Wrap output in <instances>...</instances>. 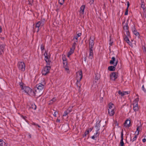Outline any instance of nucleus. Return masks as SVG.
Here are the masks:
<instances>
[{"instance_id":"f257e3e1","label":"nucleus","mask_w":146,"mask_h":146,"mask_svg":"<svg viewBox=\"0 0 146 146\" xmlns=\"http://www.w3.org/2000/svg\"><path fill=\"white\" fill-rule=\"evenodd\" d=\"M45 82L43 81V82L37 84L36 85V89H35V95L36 94L40 96L42 94V92L44 88Z\"/></svg>"},{"instance_id":"f03ea898","label":"nucleus","mask_w":146,"mask_h":146,"mask_svg":"<svg viewBox=\"0 0 146 146\" xmlns=\"http://www.w3.org/2000/svg\"><path fill=\"white\" fill-rule=\"evenodd\" d=\"M19 85L22 90L23 92L31 96L35 95V92L29 87L24 86L22 83H20Z\"/></svg>"},{"instance_id":"7ed1b4c3","label":"nucleus","mask_w":146,"mask_h":146,"mask_svg":"<svg viewBox=\"0 0 146 146\" xmlns=\"http://www.w3.org/2000/svg\"><path fill=\"white\" fill-rule=\"evenodd\" d=\"M17 66L19 69L22 71L25 70V66L24 63L23 62H19L17 63Z\"/></svg>"},{"instance_id":"20e7f679","label":"nucleus","mask_w":146,"mask_h":146,"mask_svg":"<svg viewBox=\"0 0 146 146\" xmlns=\"http://www.w3.org/2000/svg\"><path fill=\"white\" fill-rule=\"evenodd\" d=\"M47 65V66L44 67L42 70V72L43 75H46L49 73L50 67L49 66L50 65Z\"/></svg>"},{"instance_id":"39448f33","label":"nucleus","mask_w":146,"mask_h":146,"mask_svg":"<svg viewBox=\"0 0 146 146\" xmlns=\"http://www.w3.org/2000/svg\"><path fill=\"white\" fill-rule=\"evenodd\" d=\"M44 56H45L44 60L47 64V65H50L51 63V61H50L49 60L50 56L48 55L47 53L46 52L44 54Z\"/></svg>"},{"instance_id":"423d86ee","label":"nucleus","mask_w":146,"mask_h":146,"mask_svg":"<svg viewBox=\"0 0 146 146\" xmlns=\"http://www.w3.org/2000/svg\"><path fill=\"white\" fill-rule=\"evenodd\" d=\"M118 77V73L115 72H112L110 75L111 80L114 81Z\"/></svg>"},{"instance_id":"0eeeda50","label":"nucleus","mask_w":146,"mask_h":146,"mask_svg":"<svg viewBox=\"0 0 146 146\" xmlns=\"http://www.w3.org/2000/svg\"><path fill=\"white\" fill-rule=\"evenodd\" d=\"M94 38H92L91 37H90L89 43V49H94Z\"/></svg>"},{"instance_id":"6e6552de","label":"nucleus","mask_w":146,"mask_h":146,"mask_svg":"<svg viewBox=\"0 0 146 146\" xmlns=\"http://www.w3.org/2000/svg\"><path fill=\"white\" fill-rule=\"evenodd\" d=\"M118 62L117 61H116L115 63V64L113 66H109L108 67V70L111 71H114L115 70V67L117 65Z\"/></svg>"},{"instance_id":"1a4fd4ad","label":"nucleus","mask_w":146,"mask_h":146,"mask_svg":"<svg viewBox=\"0 0 146 146\" xmlns=\"http://www.w3.org/2000/svg\"><path fill=\"white\" fill-rule=\"evenodd\" d=\"M82 72L81 71H78L77 72L76 79L77 82H80L82 78Z\"/></svg>"},{"instance_id":"9d476101","label":"nucleus","mask_w":146,"mask_h":146,"mask_svg":"<svg viewBox=\"0 0 146 146\" xmlns=\"http://www.w3.org/2000/svg\"><path fill=\"white\" fill-rule=\"evenodd\" d=\"M63 67L65 68V71L68 73H70V71L67 65V62L66 61H63Z\"/></svg>"},{"instance_id":"9b49d317","label":"nucleus","mask_w":146,"mask_h":146,"mask_svg":"<svg viewBox=\"0 0 146 146\" xmlns=\"http://www.w3.org/2000/svg\"><path fill=\"white\" fill-rule=\"evenodd\" d=\"M44 25V21H40L38 22L36 24L35 27L38 28V32L39 30V28L42 26Z\"/></svg>"},{"instance_id":"f8f14e48","label":"nucleus","mask_w":146,"mask_h":146,"mask_svg":"<svg viewBox=\"0 0 146 146\" xmlns=\"http://www.w3.org/2000/svg\"><path fill=\"white\" fill-rule=\"evenodd\" d=\"M123 131L122 130L121 132V139L120 142V146H123L124 143L123 142Z\"/></svg>"},{"instance_id":"ddd939ff","label":"nucleus","mask_w":146,"mask_h":146,"mask_svg":"<svg viewBox=\"0 0 146 146\" xmlns=\"http://www.w3.org/2000/svg\"><path fill=\"white\" fill-rule=\"evenodd\" d=\"M5 47L4 44H2L0 45V55L3 53Z\"/></svg>"},{"instance_id":"4468645a","label":"nucleus","mask_w":146,"mask_h":146,"mask_svg":"<svg viewBox=\"0 0 146 146\" xmlns=\"http://www.w3.org/2000/svg\"><path fill=\"white\" fill-rule=\"evenodd\" d=\"M118 93L119 95H121V96H123L125 95L129 94L130 92L129 91L121 92L119 90L118 91Z\"/></svg>"},{"instance_id":"2eb2a0df","label":"nucleus","mask_w":146,"mask_h":146,"mask_svg":"<svg viewBox=\"0 0 146 146\" xmlns=\"http://www.w3.org/2000/svg\"><path fill=\"white\" fill-rule=\"evenodd\" d=\"M93 50L94 49H89V58L91 59L93 58Z\"/></svg>"},{"instance_id":"dca6fc26","label":"nucleus","mask_w":146,"mask_h":146,"mask_svg":"<svg viewBox=\"0 0 146 146\" xmlns=\"http://www.w3.org/2000/svg\"><path fill=\"white\" fill-rule=\"evenodd\" d=\"M115 112V109L108 110V113L110 116H113Z\"/></svg>"},{"instance_id":"f3484780","label":"nucleus","mask_w":146,"mask_h":146,"mask_svg":"<svg viewBox=\"0 0 146 146\" xmlns=\"http://www.w3.org/2000/svg\"><path fill=\"white\" fill-rule=\"evenodd\" d=\"M85 8L84 5H82L80 7V12L81 14H83L84 13V10Z\"/></svg>"},{"instance_id":"a211bd4d","label":"nucleus","mask_w":146,"mask_h":146,"mask_svg":"<svg viewBox=\"0 0 146 146\" xmlns=\"http://www.w3.org/2000/svg\"><path fill=\"white\" fill-rule=\"evenodd\" d=\"M108 110L110 109H115L114 104L111 103H109L108 105Z\"/></svg>"},{"instance_id":"6ab92c4d","label":"nucleus","mask_w":146,"mask_h":146,"mask_svg":"<svg viewBox=\"0 0 146 146\" xmlns=\"http://www.w3.org/2000/svg\"><path fill=\"white\" fill-rule=\"evenodd\" d=\"M123 25L124 31L128 30V24L125 23L124 22L123 23Z\"/></svg>"},{"instance_id":"aec40b11","label":"nucleus","mask_w":146,"mask_h":146,"mask_svg":"<svg viewBox=\"0 0 146 146\" xmlns=\"http://www.w3.org/2000/svg\"><path fill=\"white\" fill-rule=\"evenodd\" d=\"M0 146H7V145L3 140L0 139Z\"/></svg>"},{"instance_id":"412c9836","label":"nucleus","mask_w":146,"mask_h":146,"mask_svg":"<svg viewBox=\"0 0 146 146\" xmlns=\"http://www.w3.org/2000/svg\"><path fill=\"white\" fill-rule=\"evenodd\" d=\"M130 124V120L128 119L126 120L125 123H124V126L126 127H129V125Z\"/></svg>"},{"instance_id":"4be33fe9","label":"nucleus","mask_w":146,"mask_h":146,"mask_svg":"<svg viewBox=\"0 0 146 146\" xmlns=\"http://www.w3.org/2000/svg\"><path fill=\"white\" fill-rule=\"evenodd\" d=\"M139 101V98H136L133 102V106H137L138 105V102Z\"/></svg>"},{"instance_id":"5701e85b","label":"nucleus","mask_w":146,"mask_h":146,"mask_svg":"<svg viewBox=\"0 0 146 146\" xmlns=\"http://www.w3.org/2000/svg\"><path fill=\"white\" fill-rule=\"evenodd\" d=\"M74 49H73L71 48H70V51L68 53V57H69L70 56L74 53Z\"/></svg>"},{"instance_id":"b1692460","label":"nucleus","mask_w":146,"mask_h":146,"mask_svg":"<svg viewBox=\"0 0 146 146\" xmlns=\"http://www.w3.org/2000/svg\"><path fill=\"white\" fill-rule=\"evenodd\" d=\"M128 36H125V37L124 38V40L126 41V42L128 43L129 45L130 44H131V42H130V40H129V39L128 37Z\"/></svg>"},{"instance_id":"393cba45","label":"nucleus","mask_w":146,"mask_h":146,"mask_svg":"<svg viewBox=\"0 0 146 146\" xmlns=\"http://www.w3.org/2000/svg\"><path fill=\"white\" fill-rule=\"evenodd\" d=\"M115 61V58L114 57H113L111 58V60H110V63L111 64H114V62Z\"/></svg>"},{"instance_id":"a878e982","label":"nucleus","mask_w":146,"mask_h":146,"mask_svg":"<svg viewBox=\"0 0 146 146\" xmlns=\"http://www.w3.org/2000/svg\"><path fill=\"white\" fill-rule=\"evenodd\" d=\"M141 7L142 8L143 10L145 11H146V8L145 7V4L143 2H142L141 5Z\"/></svg>"},{"instance_id":"bb28decb","label":"nucleus","mask_w":146,"mask_h":146,"mask_svg":"<svg viewBox=\"0 0 146 146\" xmlns=\"http://www.w3.org/2000/svg\"><path fill=\"white\" fill-rule=\"evenodd\" d=\"M124 34L125 35V36H129L130 35L129 33V30H126L124 31Z\"/></svg>"},{"instance_id":"cd10ccee","label":"nucleus","mask_w":146,"mask_h":146,"mask_svg":"<svg viewBox=\"0 0 146 146\" xmlns=\"http://www.w3.org/2000/svg\"><path fill=\"white\" fill-rule=\"evenodd\" d=\"M141 129V127L139 126L137 127V129H136V131L135 132V133H137V135H138L139 134V131Z\"/></svg>"},{"instance_id":"c85d7f7f","label":"nucleus","mask_w":146,"mask_h":146,"mask_svg":"<svg viewBox=\"0 0 146 146\" xmlns=\"http://www.w3.org/2000/svg\"><path fill=\"white\" fill-rule=\"evenodd\" d=\"M100 78V76L99 74L97 73L95 74V80H98Z\"/></svg>"},{"instance_id":"c756f323","label":"nucleus","mask_w":146,"mask_h":146,"mask_svg":"<svg viewBox=\"0 0 146 146\" xmlns=\"http://www.w3.org/2000/svg\"><path fill=\"white\" fill-rule=\"evenodd\" d=\"M100 125L99 123H96L95 127L96 128V130H99L100 129Z\"/></svg>"},{"instance_id":"7c9ffc66","label":"nucleus","mask_w":146,"mask_h":146,"mask_svg":"<svg viewBox=\"0 0 146 146\" xmlns=\"http://www.w3.org/2000/svg\"><path fill=\"white\" fill-rule=\"evenodd\" d=\"M133 109L135 112H136L138 111L139 110V108L138 105L137 106H133Z\"/></svg>"},{"instance_id":"2f4dec72","label":"nucleus","mask_w":146,"mask_h":146,"mask_svg":"<svg viewBox=\"0 0 146 146\" xmlns=\"http://www.w3.org/2000/svg\"><path fill=\"white\" fill-rule=\"evenodd\" d=\"M133 33L134 35H135L136 36H138L139 37V33L137 31V30H135L133 32Z\"/></svg>"},{"instance_id":"473e14b6","label":"nucleus","mask_w":146,"mask_h":146,"mask_svg":"<svg viewBox=\"0 0 146 146\" xmlns=\"http://www.w3.org/2000/svg\"><path fill=\"white\" fill-rule=\"evenodd\" d=\"M65 7L66 6L65 5H63L62 8H61L60 9V11L62 12H63L65 11Z\"/></svg>"},{"instance_id":"72a5a7b5","label":"nucleus","mask_w":146,"mask_h":146,"mask_svg":"<svg viewBox=\"0 0 146 146\" xmlns=\"http://www.w3.org/2000/svg\"><path fill=\"white\" fill-rule=\"evenodd\" d=\"M73 107V106H70L67 111L68 112V113H70L72 111V108Z\"/></svg>"},{"instance_id":"f704fd0d","label":"nucleus","mask_w":146,"mask_h":146,"mask_svg":"<svg viewBox=\"0 0 146 146\" xmlns=\"http://www.w3.org/2000/svg\"><path fill=\"white\" fill-rule=\"evenodd\" d=\"M135 135V137L133 138L132 139H131V140L132 141V142H133L134 141H135L137 137V135Z\"/></svg>"},{"instance_id":"c9c22d12","label":"nucleus","mask_w":146,"mask_h":146,"mask_svg":"<svg viewBox=\"0 0 146 146\" xmlns=\"http://www.w3.org/2000/svg\"><path fill=\"white\" fill-rule=\"evenodd\" d=\"M65 0H59L58 2L59 4L61 5H62L64 3Z\"/></svg>"},{"instance_id":"e433bc0d","label":"nucleus","mask_w":146,"mask_h":146,"mask_svg":"<svg viewBox=\"0 0 146 146\" xmlns=\"http://www.w3.org/2000/svg\"><path fill=\"white\" fill-rule=\"evenodd\" d=\"M31 108L34 110H35L36 108V106L35 104H32L31 105Z\"/></svg>"},{"instance_id":"4c0bfd02","label":"nucleus","mask_w":146,"mask_h":146,"mask_svg":"<svg viewBox=\"0 0 146 146\" xmlns=\"http://www.w3.org/2000/svg\"><path fill=\"white\" fill-rule=\"evenodd\" d=\"M31 124L32 125H36L38 127H40V126L38 124L36 123H35L33 122L31 123Z\"/></svg>"},{"instance_id":"58836bf2","label":"nucleus","mask_w":146,"mask_h":146,"mask_svg":"<svg viewBox=\"0 0 146 146\" xmlns=\"http://www.w3.org/2000/svg\"><path fill=\"white\" fill-rule=\"evenodd\" d=\"M40 49L42 52L44 51V46L43 44H41L40 45Z\"/></svg>"},{"instance_id":"ea45409f","label":"nucleus","mask_w":146,"mask_h":146,"mask_svg":"<svg viewBox=\"0 0 146 146\" xmlns=\"http://www.w3.org/2000/svg\"><path fill=\"white\" fill-rule=\"evenodd\" d=\"M131 28V30H132L133 32H134V31H135V30H136V29L135 28V25H133L132 26Z\"/></svg>"},{"instance_id":"a19ab883","label":"nucleus","mask_w":146,"mask_h":146,"mask_svg":"<svg viewBox=\"0 0 146 146\" xmlns=\"http://www.w3.org/2000/svg\"><path fill=\"white\" fill-rule=\"evenodd\" d=\"M76 42H74L72 46V47L71 48L73 49H75V46L76 45Z\"/></svg>"},{"instance_id":"79ce46f5","label":"nucleus","mask_w":146,"mask_h":146,"mask_svg":"<svg viewBox=\"0 0 146 146\" xmlns=\"http://www.w3.org/2000/svg\"><path fill=\"white\" fill-rule=\"evenodd\" d=\"M69 113H68V112L67 110L65 111L64 112V114L63 115V116H65Z\"/></svg>"},{"instance_id":"37998d69","label":"nucleus","mask_w":146,"mask_h":146,"mask_svg":"<svg viewBox=\"0 0 146 146\" xmlns=\"http://www.w3.org/2000/svg\"><path fill=\"white\" fill-rule=\"evenodd\" d=\"M56 99L55 98H53L52 100H50V103H53V102H54L56 101Z\"/></svg>"},{"instance_id":"c03bdc74","label":"nucleus","mask_w":146,"mask_h":146,"mask_svg":"<svg viewBox=\"0 0 146 146\" xmlns=\"http://www.w3.org/2000/svg\"><path fill=\"white\" fill-rule=\"evenodd\" d=\"M78 38V37H76V36L74 37L73 39V40L74 41V42H77Z\"/></svg>"},{"instance_id":"a18cd8bd","label":"nucleus","mask_w":146,"mask_h":146,"mask_svg":"<svg viewBox=\"0 0 146 146\" xmlns=\"http://www.w3.org/2000/svg\"><path fill=\"white\" fill-rule=\"evenodd\" d=\"M96 133H94V135H96V136H97V137H98L99 135V130H96Z\"/></svg>"},{"instance_id":"49530a36","label":"nucleus","mask_w":146,"mask_h":146,"mask_svg":"<svg viewBox=\"0 0 146 146\" xmlns=\"http://www.w3.org/2000/svg\"><path fill=\"white\" fill-rule=\"evenodd\" d=\"M97 137V136H96V135H94L92 137V138L94 139H96V138Z\"/></svg>"},{"instance_id":"de8ad7c7","label":"nucleus","mask_w":146,"mask_h":146,"mask_svg":"<svg viewBox=\"0 0 146 146\" xmlns=\"http://www.w3.org/2000/svg\"><path fill=\"white\" fill-rule=\"evenodd\" d=\"M29 4L31 5L33 2V0H28Z\"/></svg>"},{"instance_id":"09e8293b","label":"nucleus","mask_w":146,"mask_h":146,"mask_svg":"<svg viewBox=\"0 0 146 146\" xmlns=\"http://www.w3.org/2000/svg\"><path fill=\"white\" fill-rule=\"evenodd\" d=\"M29 4L31 5L33 2V0H28Z\"/></svg>"},{"instance_id":"8fccbe9b","label":"nucleus","mask_w":146,"mask_h":146,"mask_svg":"<svg viewBox=\"0 0 146 146\" xmlns=\"http://www.w3.org/2000/svg\"><path fill=\"white\" fill-rule=\"evenodd\" d=\"M58 114V112H57V111H55V112H54V114H53V115H54V117H56V115H57Z\"/></svg>"},{"instance_id":"3c124183","label":"nucleus","mask_w":146,"mask_h":146,"mask_svg":"<svg viewBox=\"0 0 146 146\" xmlns=\"http://www.w3.org/2000/svg\"><path fill=\"white\" fill-rule=\"evenodd\" d=\"M142 90L144 92H146V90L145 89L144 86L143 85L142 86Z\"/></svg>"},{"instance_id":"603ef678","label":"nucleus","mask_w":146,"mask_h":146,"mask_svg":"<svg viewBox=\"0 0 146 146\" xmlns=\"http://www.w3.org/2000/svg\"><path fill=\"white\" fill-rule=\"evenodd\" d=\"M81 35V33H79L77 34L76 37H78L80 36Z\"/></svg>"},{"instance_id":"864d4df0","label":"nucleus","mask_w":146,"mask_h":146,"mask_svg":"<svg viewBox=\"0 0 146 146\" xmlns=\"http://www.w3.org/2000/svg\"><path fill=\"white\" fill-rule=\"evenodd\" d=\"M94 0H90V4H92L94 2Z\"/></svg>"},{"instance_id":"5fc2aeb1","label":"nucleus","mask_w":146,"mask_h":146,"mask_svg":"<svg viewBox=\"0 0 146 146\" xmlns=\"http://www.w3.org/2000/svg\"><path fill=\"white\" fill-rule=\"evenodd\" d=\"M143 50L144 52H146V47L145 46H143Z\"/></svg>"},{"instance_id":"6e6d98bb","label":"nucleus","mask_w":146,"mask_h":146,"mask_svg":"<svg viewBox=\"0 0 146 146\" xmlns=\"http://www.w3.org/2000/svg\"><path fill=\"white\" fill-rule=\"evenodd\" d=\"M127 9H128L129 7V5H130L128 1H127Z\"/></svg>"},{"instance_id":"4d7b16f0","label":"nucleus","mask_w":146,"mask_h":146,"mask_svg":"<svg viewBox=\"0 0 146 146\" xmlns=\"http://www.w3.org/2000/svg\"><path fill=\"white\" fill-rule=\"evenodd\" d=\"M128 14V9H127L125 13V15H127Z\"/></svg>"},{"instance_id":"13d9d810","label":"nucleus","mask_w":146,"mask_h":146,"mask_svg":"<svg viewBox=\"0 0 146 146\" xmlns=\"http://www.w3.org/2000/svg\"><path fill=\"white\" fill-rule=\"evenodd\" d=\"M89 133V131H87V130L86 131L85 133V135H88V133Z\"/></svg>"},{"instance_id":"bf43d9fd","label":"nucleus","mask_w":146,"mask_h":146,"mask_svg":"<svg viewBox=\"0 0 146 146\" xmlns=\"http://www.w3.org/2000/svg\"><path fill=\"white\" fill-rule=\"evenodd\" d=\"M142 141L143 143H145L146 141V139L145 138H144L142 139Z\"/></svg>"},{"instance_id":"052dcab7","label":"nucleus","mask_w":146,"mask_h":146,"mask_svg":"<svg viewBox=\"0 0 146 146\" xmlns=\"http://www.w3.org/2000/svg\"><path fill=\"white\" fill-rule=\"evenodd\" d=\"M62 60H63V61H66V58L65 57H63L62 58Z\"/></svg>"},{"instance_id":"680f3d73","label":"nucleus","mask_w":146,"mask_h":146,"mask_svg":"<svg viewBox=\"0 0 146 146\" xmlns=\"http://www.w3.org/2000/svg\"><path fill=\"white\" fill-rule=\"evenodd\" d=\"M92 130V129L91 128H90L88 130H87V131H89V133L90 132H91Z\"/></svg>"},{"instance_id":"e2e57ef3","label":"nucleus","mask_w":146,"mask_h":146,"mask_svg":"<svg viewBox=\"0 0 146 146\" xmlns=\"http://www.w3.org/2000/svg\"><path fill=\"white\" fill-rule=\"evenodd\" d=\"M57 122L59 123L60 122V120L58 119H57L56 121Z\"/></svg>"},{"instance_id":"0e129e2a","label":"nucleus","mask_w":146,"mask_h":146,"mask_svg":"<svg viewBox=\"0 0 146 146\" xmlns=\"http://www.w3.org/2000/svg\"><path fill=\"white\" fill-rule=\"evenodd\" d=\"M29 138H31V135L30 134H29Z\"/></svg>"},{"instance_id":"69168bd1","label":"nucleus","mask_w":146,"mask_h":146,"mask_svg":"<svg viewBox=\"0 0 146 146\" xmlns=\"http://www.w3.org/2000/svg\"><path fill=\"white\" fill-rule=\"evenodd\" d=\"M23 118H24V119H25V118L23 116Z\"/></svg>"},{"instance_id":"338daca9","label":"nucleus","mask_w":146,"mask_h":146,"mask_svg":"<svg viewBox=\"0 0 146 146\" xmlns=\"http://www.w3.org/2000/svg\"><path fill=\"white\" fill-rule=\"evenodd\" d=\"M111 43H110V45H111Z\"/></svg>"},{"instance_id":"774afa93","label":"nucleus","mask_w":146,"mask_h":146,"mask_svg":"<svg viewBox=\"0 0 146 146\" xmlns=\"http://www.w3.org/2000/svg\"><path fill=\"white\" fill-rule=\"evenodd\" d=\"M111 43H110V45H111Z\"/></svg>"}]
</instances>
